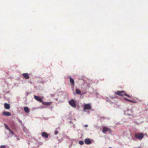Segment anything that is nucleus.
<instances>
[{
    "label": "nucleus",
    "mask_w": 148,
    "mask_h": 148,
    "mask_svg": "<svg viewBox=\"0 0 148 148\" xmlns=\"http://www.w3.org/2000/svg\"><path fill=\"white\" fill-rule=\"evenodd\" d=\"M91 106L90 105V104L88 103L85 104L84 105V109L83 110L84 112L86 111L87 112L89 113V111L86 110H91Z\"/></svg>",
    "instance_id": "obj_1"
},
{
    "label": "nucleus",
    "mask_w": 148,
    "mask_h": 148,
    "mask_svg": "<svg viewBox=\"0 0 148 148\" xmlns=\"http://www.w3.org/2000/svg\"><path fill=\"white\" fill-rule=\"evenodd\" d=\"M143 134L142 133H139L135 134L134 137L137 139L141 140L143 137Z\"/></svg>",
    "instance_id": "obj_2"
},
{
    "label": "nucleus",
    "mask_w": 148,
    "mask_h": 148,
    "mask_svg": "<svg viewBox=\"0 0 148 148\" xmlns=\"http://www.w3.org/2000/svg\"><path fill=\"white\" fill-rule=\"evenodd\" d=\"M69 104L72 107L75 108L76 107V104L75 101L73 99H71L69 101Z\"/></svg>",
    "instance_id": "obj_3"
},
{
    "label": "nucleus",
    "mask_w": 148,
    "mask_h": 148,
    "mask_svg": "<svg viewBox=\"0 0 148 148\" xmlns=\"http://www.w3.org/2000/svg\"><path fill=\"white\" fill-rule=\"evenodd\" d=\"M69 82L71 83L72 86H73L75 85V82L74 79L70 76L69 77Z\"/></svg>",
    "instance_id": "obj_4"
},
{
    "label": "nucleus",
    "mask_w": 148,
    "mask_h": 148,
    "mask_svg": "<svg viewBox=\"0 0 148 148\" xmlns=\"http://www.w3.org/2000/svg\"><path fill=\"white\" fill-rule=\"evenodd\" d=\"M84 141L85 143L87 145H90L92 143L91 141L88 138L85 139Z\"/></svg>",
    "instance_id": "obj_5"
},
{
    "label": "nucleus",
    "mask_w": 148,
    "mask_h": 148,
    "mask_svg": "<svg viewBox=\"0 0 148 148\" xmlns=\"http://www.w3.org/2000/svg\"><path fill=\"white\" fill-rule=\"evenodd\" d=\"M125 91H117V92L115 93V94L119 96H123V95L122 94V93L125 92Z\"/></svg>",
    "instance_id": "obj_6"
},
{
    "label": "nucleus",
    "mask_w": 148,
    "mask_h": 148,
    "mask_svg": "<svg viewBox=\"0 0 148 148\" xmlns=\"http://www.w3.org/2000/svg\"><path fill=\"white\" fill-rule=\"evenodd\" d=\"M22 75L23 77L26 79H28L29 78V74L27 73L22 74Z\"/></svg>",
    "instance_id": "obj_7"
},
{
    "label": "nucleus",
    "mask_w": 148,
    "mask_h": 148,
    "mask_svg": "<svg viewBox=\"0 0 148 148\" xmlns=\"http://www.w3.org/2000/svg\"><path fill=\"white\" fill-rule=\"evenodd\" d=\"M5 116H9L11 115V113L9 112L4 111L2 113Z\"/></svg>",
    "instance_id": "obj_8"
},
{
    "label": "nucleus",
    "mask_w": 148,
    "mask_h": 148,
    "mask_svg": "<svg viewBox=\"0 0 148 148\" xmlns=\"http://www.w3.org/2000/svg\"><path fill=\"white\" fill-rule=\"evenodd\" d=\"M34 98L35 99L37 100V101H40V102H42V100L40 98H39L38 97L35 95L34 96Z\"/></svg>",
    "instance_id": "obj_9"
},
{
    "label": "nucleus",
    "mask_w": 148,
    "mask_h": 148,
    "mask_svg": "<svg viewBox=\"0 0 148 148\" xmlns=\"http://www.w3.org/2000/svg\"><path fill=\"white\" fill-rule=\"evenodd\" d=\"M42 135L43 137L46 138H47L48 137V134L45 132H42Z\"/></svg>",
    "instance_id": "obj_10"
},
{
    "label": "nucleus",
    "mask_w": 148,
    "mask_h": 148,
    "mask_svg": "<svg viewBox=\"0 0 148 148\" xmlns=\"http://www.w3.org/2000/svg\"><path fill=\"white\" fill-rule=\"evenodd\" d=\"M108 130V129L106 127H104L103 128L102 132L105 133L106 132H107Z\"/></svg>",
    "instance_id": "obj_11"
},
{
    "label": "nucleus",
    "mask_w": 148,
    "mask_h": 148,
    "mask_svg": "<svg viewBox=\"0 0 148 148\" xmlns=\"http://www.w3.org/2000/svg\"><path fill=\"white\" fill-rule=\"evenodd\" d=\"M4 107L7 109H9L10 108V106L9 104L5 103H4Z\"/></svg>",
    "instance_id": "obj_12"
},
{
    "label": "nucleus",
    "mask_w": 148,
    "mask_h": 148,
    "mask_svg": "<svg viewBox=\"0 0 148 148\" xmlns=\"http://www.w3.org/2000/svg\"><path fill=\"white\" fill-rule=\"evenodd\" d=\"M24 110L27 113H28L29 112V109L27 107H24Z\"/></svg>",
    "instance_id": "obj_13"
},
{
    "label": "nucleus",
    "mask_w": 148,
    "mask_h": 148,
    "mask_svg": "<svg viewBox=\"0 0 148 148\" xmlns=\"http://www.w3.org/2000/svg\"><path fill=\"white\" fill-rule=\"evenodd\" d=\"M124 100H126V101H129V102H132V103H136V102L134 101H133V100H130V99H129L126 98H124Z\"/></svg>",
    "instance_id": "obj_14"
},
{
    "label": "nucleus",
    "mask_w": 148,
    "mask_h": 148,
    "mask_svg": "<svg viewBox=\"0 0 148 148\" xmlns=\"http://www.w3.org/2000/svg\"><path fill=\"white\" fill-rule=\"evenodd\" d=\"M51 103V102H42V103L44 105H49Z\"/></svg>",
    "instance_id": "obj_15"
},
{
    "label": "nucleus",
    "mask_w": 148,
    "mask_h": 148,
    "mask_svg": "<svg viewBox=\"0 0 148 148\" xmlns=\"http://www.w3.org/2000/svg\"><path fill=\"white\" fill-rule=\"evenodd\" d=\"M76 92L77 94H79L81 93V92L79 89L77 88L76 89Z\"/></svg>",
    "instance_id": "obj_16"
},
{
    "label": "nucleus",
    "mask_w": 148,
    "mask_h": 148,
    "mask_svg": "<svg viewBox=\"0 0 148 148\" xmlns=\"http://www.w3.org/2000/svg\"><path fill=\"white\" fill-rule=\"evenodd\" d=\"M4 125L5 129H6L9 131L10 130L9 127H8V126L5 123L4 124Z\"/></svg>",
    "instance_id": "obj_17"
},
{
    "label": "nucleus",
    "mask_w": 148,
    "mask_h": 148,
    "mask_svg": "<svg viewBox=\"0 0 148 148\" xmlns=\"http://www.w3.org/2000/svg\"><path fill=\"white\" fill-rule=\"evenodd\" d=\"M124 114L125 115H127V116H132V115L131 114H130L129 113H126V111H124Z\"/></svg>",
    "instance_id": "obj_18"
},
{
    "label": "nucleus",
    "mask_w": 148,
    "mask_h": 148,
    "mask_svg": "<svg viewBox=\"0 0 148 148\" xmlns=\"http://www.w3.org/2000/svg\"><path fill=\"white\" fill-rule=\"evenodd\" d=\"M23 130L25 132L27 133L28 132V131L27 130V129H26L25 127L23 128Z\"/></svg>",
    "instance_id": "obj_19"
},
{
    "label": "nucleus",
    "mask_w": 148,
    "mask_h": 148,
    "mask_svg": "<svg viewBox=\"0 0 148 148\" xmlns=\"http://www.w3.org/2000/svg\"><path fill=\"white\" fill-rule=\"evenodd\" d=\"M84 142L83 140H80L79 142V143L81 145H82L84 144Z\"/></svg>",
    "instance_id": "obj_20"
},
{
    "label": "nucleus",
    "mask_w": 148,
    "mask_h": 148,
    "mask_svg": "<svg viewBox=\"0 0 148 148\" xmlns=\"http://www.w3.org/2000/svg\"><path fill=\"white\" fill-rule=\"evenodd\" d=\"M9 131L10 133H11V134H14V132L12 131L10 129V130Z\"/></svg>",
    "instance_id": "obj_21"
},
{
    "label": "nucleus",
    "mask_w": 148,
    "mask_h": 148,
    "mask_svg": "<svg viewBox=\"0 0 148 148\" xmlns=\"http://www.w3.org/2000/svg\"><path fill=\"white\" fill-rule=\"evenodd\" d=\"M0 148H6V146L5 145H1L0 146Z\"/></svg>",
    "instance_id": "obj_22"
},
{
    "label": "nucleus",
    "mask_w": 148,
    "mask_h": 148,
    "mask_svg": "<svg viewBox=\"0 0 148 148\" xmlns=\"http://www.w3.org/2000/svg\"><path fill=\"white\" fill-rule=\"evenodd\" d=\"M124 95L125 96H127V97H128L129 98H130V96L129 95H127V94L126 93H125L124 94Z\"/></svg>",
    "instance_id": "obj_23"
},
{
    "label": "nucleus",
    "mask_w": 148,
    "mask_h": 148,
    "mask_svg": "<svg viewBox=\"0 0 148 148\" xmlns=\"http://www.w3.org/2000/svg\"><path fill=\"white\" fill-rule=\"evenodd\" d=\"M58 133V131H56L55 132V134H57Z\"/></svg>",
    "instance_id": "obj_24"
},
{
    "label": "nucleus",
    "mask_w": 148,
    "mask_h": 148,
    "mask_svg": "<svg viewBox=\"0 0 148 148\" xmlns=\"http://www.w3.org/2000/svg\"><path fill=\"white\" fill-rule=\"evenodd\" d=\"M106 100L107 101L110 102V101L109 100V99L108 97L106 98Z\"/></svg>",
    "instance_id": "obj_25"
},
{
    "label": "nucleus",
    "mask_w": 148,
    "mask_h": 148,
    "mask_svg": "<svg viewBox=\"0 0 148 148\" xmlns=\"http://www.w3.org/2000/svg\"><path fill=\"white\" fill-rule=\"evenodd\" d=\"M18 120L19 122H20L21 123H22V121L20 120L19 119H18Z\"/></svg>",
    "instance_id": "obj_26"
},
{
    "label": "nucleus",
    "mask_w": 148,
    "mask_h": 148,
    "mask_svg": "<svg viewBox=\"0 0 148 148\" xmlns=\"http://www.w3.org/2000/svg\"><path fill=\"white\" fill-rule=\"evenodd\" d=\"M46 82V81H45L44 80H43L41 82L43 84V83H44L45 82Z\"/></svg>",
    "instance_id": "obj_27"
},
{
    "label": "nucleus",
    "mask_w": 148,
    "mask_h": 148,
    "mask_svg": "<svg viewBox=\"0 0 148 148\" xmlns=\"http://www.w3.org/2000/svg\"><path fill=\"white\" fill-rule=\"evenodd\" d=\"M16 139L17 141H18L20 140V138H19L17 137L16 138Z\"/></svg>",
    "instance_id": "obj_28"
},
{
    "label": "nucleus",
    "mask_w": 148,
    "mask_h": 148,
    "mask_svg": "<svg viewBox=\"0 0 148 148\" xmlns=\"http://www.w3.org/2000/svg\"><path fill=\"white\" fill-rule=\"evenodd\" d=\"M110 97L112 99H114V97H112V96H110Z\"/></svg>",
    "instance_id": "obj_29"
},
{
    "label": "nucleus",
    "mask_w": 148,
    "mask_h": 148,
    "mask_svg": "<svg viewBox=\"0 0 148 148\" xmlns=\"http://www.w3.org/2000/svg\"><path fill=\"white\" fill-rule=\"evenodd\" d=\"M88 126V125H84V127H87Z\"/></svg>",
    "instance_id": "obj_30"
},
{
    "label": "nucleus",
    "mask_w": 148,
    "mask_h": 148,
    "mask_svg": "<svg viewBox=\"0 0 148 148\" xmlns=\"http://www.w3.org/2000/svg\"><path fill=\"white\" fill-rule=\"evenodd\" d=\"M108 131H109L110 132H111V130H110L108 129Z\"/></svg>",
    "instance_id": "obj_31"
},
{
    "label": "nucleus",
    "mask_w": 148,
    "mask_h": 148,
    "mask_svg": "<svg viewBox=\"0 0 148 148\" xmlns=\"http://www.w3.org/2000/svg\"><path fill=\"white\" fill-rule=\"evenodd\" d=\"M130 111L131 112H132V110H130Z\"/></svg>",
    "instance_id": "obj_32"
},
{
    "label": "nucleus",
    "mask_w": 148,
    "mask_h": 148,
    "mask_svg": "<svg viewBox=\"0 0 148 148\" xmlns=\"http://www.w3.org/2000/svg\"><path fill=\"white\" fill-rule=\"evenodd\" d=\"M51 95H52V96H53V95H52V94Z\"/></svg>",
    "instance_id": "obj_33"
},
{
    "label": "nucleus",
    "mask_w": 148,
    "mask_h": 148,
    "mask_svg": "<svg viewBox=\"0 0 148 148\" xmlns=\"http://www.w3.org/2000/svg\"><path fill=\"white\" fill-rule=\"evenodd\" d=\"M69 122H70V123H71V121H69Z\"/></svg>",
    "instance_id": "obj_34"
},
{
    "label": "nucleus",
    "mask_w": 148,
    "mask_h": 148,
    "mask_svg": "<svg viewBox=\"0 0 148 148\" xmlns=\"http://www.w3.org/2000/svg\"><path fill=\"white\" fill-rule=\"evenodd\" d=\"M29 95V93H27V95Z\"/></svg>",
    "instance_id": "obj_35"
},
{
    "label": "nucleus",
    "mask_w": 148,
    "mask_h": 148,
    "mask_svg": "<svg viewBox=\"0 0 148 148\" xmlns=\"http://www.w3.org/2000/svg\"><path fill=\"white\" fill-rule=\"evenodd\" d=\"M109 148H112V147H109Z\"/></svg>",
    "instance_id": "obj_36"
},
{
    "label": "nucleus",
    "mask_w": 148,
    "mask_h": 148,
    "mask_svg": "<svg viewBox=\"0 0 148 148\" xmlns=\"http://www.w3.org/2000/svg\"><path fill=\"white\" fill-rule=\"evenodd\" d=\"M56 100H57V99H56Z\"/></svg>",
    "instance_id": "obj_37"
},
{
    "label": "nucleus",
    "mask_w": 148,
    "mask_h": 148,
    "mask_svg": "<svg viewBox=\"0 0 148 148\" xmlns=\"http://www.w3.org/2000/svg\"><path fill=\"white\" fill-rule=\"evenodd\" d=\"M129 110H127V111H129Z\"/></svg>",
    "instance_id": "obj_38"
},
{
    "label": "nucleus",
    "mask_w": 148,
    "mask_h": 148,
    "mask_svg": "<svg viewBox=\"0 0 148 148\" xmlns=\"http://www.w3.org/2000/svg\"><path fill=\"white\" fill-rule=\"evenodd\" d=\"M140 148V147H139V148Z\"/></svg>",
    "instance_id": "obj_39"
}]
</instances>
